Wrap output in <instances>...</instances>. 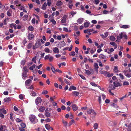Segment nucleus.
<instances>
[{"mask_svg":"<svg viewBox=\"0 0 131 131\" xmlns=\"http://www.w3.org/2000/svg\"><path fill=\"white\" fill-rule=\"evenodd\" d=\"M29 119L30 121L34 124L37 123L38 121L37 117L34 115H30L29 116Z\"/></svg>","mask_w":131,"mask_h":131,"instance_id":"nucleus-1","label":"nucleus"},{"mask_svg":"<svg viewBox=\"0 0 131 131\" xmlns=\"http://www.w3.org/2000/svg\"><path fill=\"white\" fill-rule=\"evenodd\" d=\"M66 44L65 42L64 41H60V42H59L57 44V47L59 48H61L62 47H63Z\"/></svg>","mask_w":131,"mask_h":131,"instance_id":"nucleus-2","label":"nucleus"},{"mask_svg":"<svg viewBox=\"0 0 131 131\" xmlns=\"http://www.w3.org/2000/svg\"><path fill=\"white\" fill-rule=\"evenodd\" d=\"M68 16L66 14H64L61 20V22L62 24L65 23L67 19Z\"/></svg>","mask_w":131,"mask_h":131,"instance_id":"nucleus-3","label":"nucleus"},{"mask_svg":"<svg viewBox=\"0 0 131 131\" xmlns=\"http://www.w3.org/2000/svg\"><path fill=\"white\" fill-rule=\"evenodd\" d=\"M42 102V99L40 97H38L35 100V103L36 105H37L39 103H40Z\"/></svg>","mask_w":131,"mask_h":131,"instance_id":"nucleus-4","label":"nucleus"},{"mask_svg":"<svg viewBox=\"0 0 131 131\" xmlns=\"http://www.w3.org/2000/svg\"><path fill=\"white\" fill-rule=\"evenodd\" d=\"M32 80H30V79H28L25 82V84L26 86V87H28V86H29V84H30Z\"/></svg>","mask_w":131,"mask_h":131,"instance_id":"nucleus-5","label":"nucleus"},{"mask_svg":"<svg viewBox=\"0 0 131 131\" xmlns=\"http://www.w3.org/2000/svg\"><path fill=\"white\" fill-rule=\"evenodd\" d=\"M34 36L33 34L29 33L27 35L28 38L29 40H31L34 37Z\"/></svg>","mask_w":131,"mask_h":131,"instance_id":"nucleus-6","label":"nucleus"},{"mask_svg":"<svg viewBox=\"0 0 131 131\" xmlns=\"http://www.w3.org/2000/svg\"><path fill=\"white\" fill-rule=\"evenodd\" d=\"M41 42L40 39H39L37 41V42L35 43V46L36 47H38L41 45Z\"/></svg>","mask_w":131,"mask_h":131,"instance_id":"nucleus-7","label":"nucleus"},{"mask_svg":"<svg viewBox=\"0 0 131 131\" xmlns=\"http://www.w3.org/2000/svg\"><path fill=\"white\" fill-rule=\"evenodd\" d=\"M53 51L54 53H58L60 52L59 50L57 47H54L53 48Z\"/></svg>","mask_w":131,"mask_h":131,"instance_id":"nucleus-8","label":"nucleus"},{"mask_svg":"<svg viewBox=\"0 0 131 131\" xmlns=\"http://www.w3.org/2000/svg\"><path fill=\"white\" fill-rule=\"evenodd\" d=\"M39 56L38 55H37L36 56L34 57L32 59V61L34 62L35 63H36V60L39 59Z\"/></svg>","mask_w":131,"mask_h":131,"instance_id":"nucleus-9","label":"nucleus"},{"mask_svg":"<svg viewBox=\"0 0 131 131\" xmlns=\"http://www.w3.org/2000/svg\"><path fill=\"white\" fill-rule=\"evenodd\" d=\"M28 76L27 74V73L24 71L22 73V76L23 78L24 79H25Z\"/></svg>","mask_w":131,"mask_h":131,"instance_id":"nucleus-10","label":"nucleus"},{"mask_svg":"<svg viewBox=\"0 0 131 131\" xmlns=\"http://www.w3.org/2000/svg\"><path fill=\"white\" fill-rule=\"evenodd\" d=\"M45 109V108L44 106H41L39 108H38V110L40 112H43L44 111Z\"/></svg>","mask_w":131,"mask_h":131,"instance_id":"nucleus-11","label":"nucleus"},{"mask_svg":"<svg viewBox=\"0 0 131 131\" xmlns=\"http://www.w3.org/2000/svg\"><path fill=\"white\" fill-rule=\"evenodd\" d=\"M72 107L74 111H75L78 109V107L75 104L72 105Z\"/></svg>","mask_w":131,"mask_h":131,"instance_id":"nucleus-12","label":"nucleus"},{"mask_svg":"<svg viewBox=\"0 0 131 131\" xmlns=\"http://www.w3.org/2000/svg\"><path fill=\"white\" fill-rule=\"evenodd\" d=\"M110 44H111V45L114 46V49H116L117 47V45L116 44L115 42H114V41L110 42Z\"/></svg>","mask_w":131,"mask_h":131,"instance_id":"nucleus-13","label":"nucleus"},{"mask_svg":"<svg viewBox=\"0 0 131 131\" xmlns=\"http://www.w3.org/2000/svg\"><path fill=\"white\" fill-rule=\"evenodd\" d=\"M83 20L84 19L83 18L80 17V18H79L77 20V22L80 24H82Z\"/></svg>","mask_w":131,"mask_h":131,"instance_id":"nucleus-14","label":"nucleus"},{"mask_svg":"<svg viewBox=\"0 0 131 131\" xmlns=\"http://www.w3.org/2000/svg\"><path fill=\"white\" fill-rule=\"evenodd\" d=\"M124 33V32H121L119 34V36L118 37V39H121L123 37V34Z\"/></svg>","mask_w":131,"mask_h":131,"instance_id":"nucleus-15","label":"nucleus"},{"mask_svg":"<svg viewBox=\"0 0 131 131\" xmlns=\"http://www.w3.org/2000/svg\"><path fill=\"white\" fill-rule=\"evenodd\" d=\"M111 105L114 108H117L118 107V106L116 104H115L114 103H113V102H111L110 103Z\"/></svg>","mask_w":131,"mask_h":131,"instance_id":"nucleus-16","label":"nucleus"},{"mask_svg":"<svg viewBox=\"0 0 131 131\" xmlns=\"http://www.w3.org/2000/svg\"><path fill=\"white\" fill-rule=\"evenodd\" d=\"M0 112L1 113H3L4 114H6V111L4 108H2L0 109Z\"/></svg>","mask_w":131,"mask_h":131,"instance_id":"nucleus-17","label":"nucleus"},{"mask_svg":"<svg viewBox=\"0 0 131 131\" xmlns=\"http://www.w3.org/2000/svg\"><path fill=\"white\" fill-rule=\"evenodd\" d=\"M113 73H109L107 72H106V77H111L113 76Z\"/></svg>","mask_w":131,"mask_h":131,"instance_id":"nucleus-18","label":"nucleus"},{"mask_svg":"<svg viewBox=\"0 0 131 131\" xmlns=\"http://www.w3.org/2000/svg\"><path fill=\"white\" fill-rule=\"evenodd\" d=\"M114 71L115 72H118V67L117 66H115L114 67V68L113 69Z\"/></svg>","mask_w":131,"mask_h":131,"instance_id":"nucleus-19","label":"nucleus"},{"mask_svg":"<svg viewBox=\"0 0 131 131\" xmlns=\"http://www.w3.org/2000/svg\"><path fill=\"white\" fill-rule=\"evenodd\" d=\"M114 86L115 87H118V86H121V85L119 83H118V82H114Z\"/></svg>","mask_w":131,"mask_h":131,"instance_id":"nucleus-20","label":"nucleus"},{"mask_svg":"<svg viewBox=\"0 0 131 131\" xmlns=\"http://www.w3.org/2000/svg\"><path fill=\"white\" fill-rule=\"evenodd\" d=\"M47 6V4L45 2L44 4L42 5V9L45 10L46 9V7Z\"/></svg>","mask_w":131,"mask_h":131,"instance_id":"nucleus-21","label":"nucleus"},{"mask_svg":"<svg viewBox=\"0 0 131 131\" xmlns=\"http://www.w3.org/2000/svg\"><path fill=\"white\" fill-rule=\"evenodd\" d=\"M130 27V26L129 25H123L122 26H121V28H129Z\"/></svg>","mask_w":131,"mask_h":131,"instance_id":"nucleus-22","label":"nucleus"},{"mask_svg":"<svg viewBox=\"0 0 131 131\" xmlns=\"http://www.w3.org/2000/svg\"><path fill=\"white\" fill-rule=\"evenodd\" d=\"M72 93L73 95L75 96H77L79 95V93L77 91H73L72 92Z\"/></svg>","mask_w":131,"mask_h":131,"instance_id":"nucleus-23","label":"nucleus"},{"mask_svg":"<svg viewBox=\"0 0 131 131\" xmlns=\"http://www.w3.org/2000/svg\"><path fill=\"white\" fill-rule=\"evenodd\" d=\"M99 57L100 59H106V56L102 54L100 55Z\"/></svg>","mask_w":131,"mask_h":131,"instance_id":"nucleus-24","label":"nucleus"},{"mask_svg":"<svg viewBox=\"0 0 131 131\" xmlns=\"http://www.w3.org/2000/svg\"><path fill=\"white\" fill-rule=\"evenodd\" d=\"M18 6H20V8H19V9H20V10H23V9L24 8V5H21V3H20L18 5Z\"/></svg>","mask_w":131,"mask_h":131,"instance_id":"nucleus-25","label":"nucleus"},{"mask_svg":"<svg viewBox=\"0 0 131 131\" xmlns=\"http://www.w3.org/2000/svg\"><path fill=\"white\" fill-rule=\"evenodd\" d=\"M114 51V50L113 48H111L108 51H107V53L110 54V53H111L112 52Z\"/></svg>","mask_w":131,"mask_h":131,"instance_id":"nucleus-26","label":"nucleus"},{"mask_svg":"<svg viewBox=\"0 0 131 131\" xmlns=\"http://www.w3.org/2000/svg\"><path fill=\"white\" fill-rule=\"evenodd\" d=\"M45 114L47 117H50L51 116V114L49 112L47 113H45Z\"/></svg>","mask_w":131,"mask_h":131,"instance_id":"nucleus-27","label":"nucleus"},{"mask_svg":"<svg viewBox=\"0 0 131 131\" xmlns=\"http://www.w3.org/2000/svg\"><path fill=\"white\" fill-rule=\"evenodd\" d=\"M96 48H93L92 49L90 50V52L91 54H93L95 52L96 50Z\"/></svg>","mask_w":131,"mask_h":131,"instance_id":"nucleus-28","label":"nucleus"},{"mask_svg":"<svg viewBox=\"0 0 131 131\" xmlns=\"http://www.w3.org/2000/svg\"><path fill=\"white\" fill-rule=\"evenodd\" d=\"M4 100L5 102H9L11 101V99L9 97L5 98L4 99Z\"/></svg>","mask_w":131,"mask_h":131,"instance_id":"nucleus-29","label":"nucleus"},{"mask_svg":"<svg viewBox=\"0 0 131 131\" xmlns=\"http://www.w3.org/2000/svg\"><path fill=\"white\" fill-rule=\"evenodd\" d=\"M45 51L46 52L51 53V52L50 51V50L48 48H46L44 49Z\"/></svg>","mask_w":131,"mask_h":131,"instance_id":"nucleus-30","label":"nucleus"},{"mask_svg":"<svg viewBox=\"0 0 131 131\" xmlns=\"http://www.w3.org/2000/svg\"><path fill=\"white\" fill-rule=\"evenodd\" d=\"M38 116L40 118H44L45 117L44 115L41 113H40L38 114Z\"/></svg>","mask_w":131,"mask_h":131,"instance_id":"nucleus-31","label":"nucleus"},{"mask_svg":"<svg viewBox=\"0 0 131 131\" xmlns=\"http://www.w3.org/2000/svg\"><path fill=\"white\" fill-rule=\"evenodd\" d=\"M100 73L101 74H104L105 76H106V71H104V70H100L99 71Z\"/></svg>","mask_w":131,"mask_h":131,"instance_id":"nucleus-32","label":"nucleus"},{"mask_svg":"<svg viewBox=\"0 0 131 131\" xmlns=\"http://www.w3.org/2000/svg\"><path fill=\"white\" fill-rule=\"evenodd\" d=\"M89 24L90 23L88 22H86L84 23V26L85 28L88 27L89 26Z\"/></svg>","mask_w":131,"mask_h":131,"instance_id":"nucleus-33","label":"nucleus"},{"mask_svg":"<svg viewBox=\"0 0 131 131\" xmlns=\"http://www.w3.org/2000/svg\"><path fill=\"white\" fill-rule=\"evenodd\" d=\"M93 127L94 129H97L98 128V124L95 123L93 125Z\"/></svg>","mask_w":131,"mask_h":131,"instance_id":"nucleus-34","label":"nucleus"},{"mask_svg":"<svg viewBox=\"0 0 131 131\" xmlns=\"http://www.w3.org/2000/svg\"><path fill=\"white\" fill-rule=\"evenodd\" d=\"M36 92L33 91H31V93H30L31 95L32 96H36Z\"/></svg>","mask_w":131,"mask_h":131,"instance_id":"nucleus-35","label":"nucleus"},{"mask_svg":"<svg viewBox=\"0 0 131 131\" xmlns=\"http://www.w3.org/2000/svg\"><path fill=\"white\" fill-rule=\"evenodd\" d=\"M63 3L61 1H58V2L56 4V5L58 6H60L62 5Z\"/></svg>","mask_w":131,"mask_h":131,"instance_id":"nucleus-36","label":"nucleus"},{"mask_svg":"<svg viewBox=\"0 0 131 131\" xmlns=\"http://www.w3.org/2000/svg\"><path fill=\"white\" fill-rule=\"evenodd\" d=\"M109 88L110 89H114L115 87L113 84H110L109 85Z\"/></svg>","mask_w":131,"mask_h":131,"instance_id":"nucleus-37","label":"nucleus"},{"mask_svg":"<svg viewBox=\"0 0 131 131\" xmlns=\"http://www.w3.org/2000/svg\"><path fill=\"white\" fill-rule=\"evenodd\" d=\"M115 37L113 36H111L110 37V39L112 41H115Z\"/></svg>","mask_w":131,"mask_h":131,"instance_id":"nucleus-38","label":"nucleus"},{"mask_svg":"<svg viewBox=\"0 0 131 131\" xmlns=\"http://www.w3.org/2000/svg\"><path fill=\"white\" fill-rule=\"evenodd\" d=\"M14 4H15L17 6H18L20 2L18 1H14Z\"/></svg>","mask_w":131,"mask_h":131,"instance_id":"nucleus-39","label":"nucleus"},{"mask_svg":"<svg viewBox=\"0 0 131 131\" xmlns=\"http://www.w3.org/2000/svg\"><path fill=\"white\" fill-rule=\"evenodd\" d=\"M56 98L55 96H54L53 97H50V101L51 102H53V101L54 99Z\"/></svg>","mask_w":131,"mask_h":131,"instance_id":"nucleus-40","label":"nucleus"},{"mask_svg":"<svg viewBox=\"0 0 131 131\" xmlns=\"http://www.w3.org/2000/svg\"><path fill=\"white\" fill-rule=\"evenodd\" d=\"M123 85H129V83L128 81H124L123 82Z\"/></svg>","mask_w":131,"mask_h":131,"instance_id":"nucleus-41","label":"nucleus"},{"mask_svg":"<svg viewBox=\"0 0 131 131\" xmlns=\"http://www.w3.org/2000/svg\"><path fill=\"white\" fill-rule=\"evenodd\" d=\"M28 17L27 15H25L23 17V19L24 20H27Z\"/></svg>","mask_w":131,"mask_h":131,"instance_id":"nucleus-42","label":"nucleus"},{"mask_svg":"<svg viewBox=\"0 0 131 131\" xmlns=\"http://www.w3.org/2000/svg\"><path fill=\"white\" fill-rule=\"evenodd\" d=\"M50 56V54H48L46 55L44 57L45 59L47 60L49 59V57Z\"/></svg>","mask_w":131,"mask_h":131,"instance_id":"nucleus-43","label":"nucleus"},{"mask_svg":"<svg viewBox=\"0 0 131 131\" xmlns=\"http://www.w3.org/2000/svg\"><path fill=\"white\" fill-rule=\"evenodd\" d=\"M45 127L46 128V129H48V130H49L50 128V126L49 125V124H46L45 125Z\"/></svg>","mask_w":131,"mask_h":131,"instance_id":"nucleus-44","label":"nucleus"},{"mask_svg":"<svg viewBox=\"0 0 131 131\" xmlns=\"http://www.w3.org/2000/svg\"><path fill=\"white\" fill-rule=\"evenodd\" d=\"M92 111L93 109H90L88 110L87 112L89 114H91L92 113Z\"/></svg>","mask_w":131,"mask_h":131,"instance_id":"nucleus-45","label":"nucleus"},{"mask_svg":"<svg viewBox=\"0 0 131 131\" xmlns=\"http://www.w3.org/2000/svg\"><path fill=\"white\" fill-rule=\"evenodd\" d=\"M23 69L24 71L26 73L28 72V69L26 67H24Z\"/></svg>","mask_w":131,"mask_h":131,"instance_id":"nucleus-46","label":"nucleus"},{"mask_svg":"<svg viewBox=\"0 0 131 131\" xmlns=\"http://www.w3.org/2000/svg\"><path fill=\"white\" fill-rule=\"evenodd\" d=\"M94 67L95 68L98 69L99 68V66H98V64L97 63H94Z\"/></svg>","mask_w":131,"mask_h":131,"instance_id":"nucleus-47","label":"nucleus"},{"mask_svg":"<svg viewBox=\"0 0 131 131\" xmlns=\"http://www.w3.org/2000/svg\"><path fill=\"white\" fill-rule=\"evenodd\" d=\"M28 29L30 31H32L34 29V28L32 26H29L28 27Z\"/></svg>","mask_w":131,"mask_h":131,"instance_id":"nucleus-48","label":"nucleus"},{"mask_svg":"<svg viewBox=\"0 0 131 131\" xmlns=\"http://www.w3.org/2000/svg\"><path fill=\"white\" fill-rule=\"evenodd\" d=\"M13 113H10V119H11V120L12 121H13L14 120V119L13 117Z\"/></svg>","mask_w":131,"mask_h":131,"instance_id":"nucleus-49","label":"nucleus"},{"mask_svg":"<svg viewBox=\"0 0 131 131\" xmlns=\"http://www.w3.org/2000/svg\"><path fill=\"white\" fill-rule=\"evenodd\" d=\"M62 122L64 125V126H67L68 123L66 122V121H65L64 120H62Z\"/></svg>","mask_w":131,"mask_h":131,"instance_id":"nucleus-50","label":"nucleus"},{"mask_svg":"<svg viewBox=\"0 0 131 131\" xmlns=\"http://www.w3.org/2000/svg\"><path fill=\"white\" fill-rule=\"evenodd\" d=\"M85 70L86 73L87 74H90L91 73V71L89 70Z\"/></svg>","mask_w":131,"mask_h":131,"instance_id":"nucleus-51","label":"nucleus"},{"mask_svg":"<svg viewBox=\"0 0 131 131\" xmlns=\"http://www.w3.org/2000/svg\"><path fill=\"white\" fill-rule=\"evenodd\" d=\"M58 80L59 81L61 82V84H62V83L64 82L62 78L61 77H59L58 78Z\"/></svg>","mask_w":131,"mask_h":131,"instance_id":"nucleus-52","label":"nucleus"},{"mask_svg":"<svg viewBox=\"0 0 131 131\" xmlns=\"http://www.w3.org/2000/svg\"><path fill=\"white\" fill-rule=\"evenodd\" d=\"M32 45V43H29L27 46V48H28V49H30V48H31Z\"/></svg>","mask_w":131,"mask_h":131,"instance_id":"nucleus-53","label":"nucleus"},{"mask_svg":"<svg viewBox=\"0 0 131 131\" xmlns=\"http://www.w3.org/2000/svg\"><path fill=\"white\" fill-rule=\"evenodd\" d=\"M24 95L23 94H20L19 95V97L20 99H23L24 97Z\"/></svg>","mask_w":131,"mask_h":131,"instance_id":"nucleus-54","label":"nucleus"},{"mask_svg":"<svg viewBox=\"0 0 131 131\" xmlns=\"http://www.w3.org/2000/svg\"><path fill=\"white\" fill-rule=\"evenodd\" d=\"M15 119L17 122H21L22 121V120L19 118H16Z\"/></svg>","mask_w":131,"mask_h":131,"instance_id":"nucleus-55","label":"nucleus"},{"mask_svg":"<svg viewBox=\"0 0 131 131\" xmlns=\"http://www.w3.org/2000/svg\"><path fill=\"white\" fill-rule=\"evenodd\" d=\"M53 18V16L51 15H50L49 16V19L50 21L51 22L52 20V18Z\"/></svg>","mask_w":131,"mask_h":131,"instance_id":"nucleus-56","label":"nucleus"},{"mask_svg":"<svg viewBox=\"0 0 131 131\" xmlns=\"http://www.w3.org/2000/svg\"><path fill=\"white\" fill-rule=\"evenodd\" d=\"M98 100L99 102L100 105H101V96H99V97L98 99Z\"/></svg>","mask_w":131,"mask_h":131,"instance_id":"nucleus-57","label":"nucleus"},{"mask_svg":"<svg viewBox=\"0 0 131 131\" xmlns=\"http://www.w3.org/2000/svg\"><path fill=\"white\" fill-rule=\"evenodd\" d=\"M20 125L21 126H22V127L23 128H24L25 127H26V125L25 123H21Z\"/></svg>","mask_w":131,"mask_h":131,"instance_id":"nucleus-58","label":"nucleus"},{"mask_svg":"<svg viewBox=\"0 0 131 131\" xmlns=\"http://www.w3.org/2000/svg\"><path fill=\"white\" fill-rule=\"evenodd\" d=\"M108 13V12L106 10H104L103 12V14H106Z\"/></svg>","mask_w":131,"mask_h":131,"instance_id":"nucleus-59","label":"nucleus"},{"mask_svg":"<svg viewBox=\"0 0 131 131\" xmlns=\"http://www.w3.org/2000/svg\"><path fill=\"white\" fill-rule=\"evenodd\" d=\"M47 4L48 6H50L51 4V2L50 0H47Z\"/></svg>","mask_w":131,"mask_h":131,"instance_id":"nucleus-60","label":"nucleus"},{"mask_svg":"<svg viewBox=\"0 0 131 131\" xmlns=\"http://www.w3.org/2000/svg\"><path fill=\"white\" fill-rule=\"evenodd\" d=\"M48 93V91L46 90H43L42 92V94H47Z\"/></svg>","mask_w":131,"mask_h":131,"instance_id":"nucleus-61","label":"nucleus"},{"mask_svg":"<svg viewBox=\"0 0 131 131\" xmlns=\"http://www.w3.org/2000/svg\"><path fill=\"white\" fill-rule=\"evenodd\" d=\"M51 22L54 25H55L56 23V21L53 19V17L52 18V20Z\"/></svg>","mask_w":131,"mask_h":131,"instance_id":"nucleus-62","label":"nucleus"},{"mask_svg":"<svg viewBox=\"0 0 131 131\" xmlns=\"http://www.w3.org/2000/svg\"><path fill=\"white\" fill-rule=\"evenodd\" d=\"M92 114L93 115V116H96V113L94 112V110H93V111L92 112Z\"/></svg>","mask_w":131,"mask_h":131,"instance_id":"nucleus-63","label":"nucleus"},{"mask_svg":"<svg viewBox=\"0 0 131 131\" xmlns=\"http://www.w3.org/2000/svg\"><path fill=\"white\" fill-rule=\"evenodd\" d=\"M53 60V57L52 56H50L49 57V60L50 62H52V61Z\"/></svg>","mask_w":131,"mask_h":131,"instance_id":"nucleus-64","label":"nucleus"}]
</instances>
